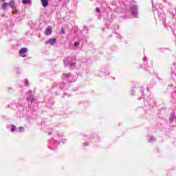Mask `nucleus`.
Listing matches in <instances>:
<instances>
[{
    "label": "nucleus",
    "mask_w": 176,
    "mask_h": 176,
    "mask_svg": "<svg viewBox=\"0 0 176 176\" xmlns=\"http://www.w3.org/2000/svg\"><path fill=\"white\" fill-rule=\"evenodd\" d=\"M34 100V96L33 95H30V97L27 98L28 101H30V102H33Z\"/></svg>",
    "instance_id": "nucleus-10"
},
{
    "label": "nucleus",
    "mask_w": 176,
    "mask_h": 176,
    "mask_svg": "<svg viewBox=\"0 0 176 176\" xmlns=\"http://www.w3.org/2000/svg\"><path fill=\"white\" fill-rule=\"evenodd\" d=\"M64 65H70L71 67L75 66V58L72 57H67L65 58L64 61Z\"/></svg>",
    "instance_id": "nucleus-1"
},
{
    "label": "nucleus",
    "mask_w": 176,
    "mask_h": 176,
    "mask_svg": "<svg viewBox=\"0 0 176 176\" xmlns=\"http://www.w3.org/2000/svg\"><path fill=\"white\" fill-rule=\"evenodd\" d=\"M27 52H28V50L27 48H21L19 51V54L20 56H21V57H26Z\"/></svg>",
    "instance_id": "nucleus-4"
},
{
    "label": "nucleus",
    "mask_w": 176,
    "mask_h": 176,
    "mask_svg": "<svg viewBox=\"0 0 176 176\" xmlns=\"http://www.w3.org/2000/svg\"><path fill=\"white\" fill-rule=\"evenodd\" d=\"M154 141H156V138L155 137L151 136V138L148 140V142H153Z\"/></svg>",
    "instance_id": "nucleus-12"
},
{
    "label": "nucleus",
    "mask_w": 176,
    "mask_h": 176,
    "mask_svg": "<svg viewBox=\"0 0 176 176\" xmlns=\"http://www.w3.org/2000/svg\"><path fill=\"white\" fill-rule=\"evenodd\" d=\"M23 5H30L31 0H22Z\"/></svg>",
    "instance_id": "nucleus-11"
},
{
    "label": "nucleus",
    "mask_w": 176,
    "mask_h": 176,
    "mask_svg": "<svg viewBox=\"0 0 176 176\" xmlns=\"http://www.w3.org/2000/svg\"><path fill=\"white\" fill-rule=\"evenodd\" d=\"M57 42V38H50L46 43H50L51 46H54V43Z\"/></svg>",
    "instance_id": "nucleus-6"
},
{
    "label": "nucleus",
    "mask_w": 176,
    "mask_h": 176,
    "mask_svg": "<svg viewBox=\"0 0 176 176\" xmlns=\"http://www.w3.org/2000/svg\"><path fill=\"white\" fill-rule=\"evenodd\" d=\"M9 6V3H3L1 6V9L3 10H6V9H8V7Z\"/></svg>",
    "instance_id": "nucleus-9"
},
{
    "label": "nucleus",
    "mask_w": 176,
    "mask_h": 176,
    "mask_svg": "<svg viewBox=\"0 0 176 176\" xmlns=\"http://www.w3.org/2000/svg\"><path fill=\"white\" fill-rule=\"evenodd\" d=\"M25 84L26 86H30V82H28V80H25Z\"/></svg>",
    "instance_id": "nucleus-16"
},
{
    "label": "nucleus",
    "mask_w": 176,
    "mask_h": 176,
    "mask_svg": "<svg viewBox=\"0 0 176 176\" xmlns=\"http://www.w3.org/2000/svg\"><path fill=\"white\" fill-rule=\"evenodd\" d=\"M84 145H85V146H87V143L85 142V143H84Z\"/></svg>",
    "instance_id": "nucleus-19"
},
{
    "label": "nucleus",
    "mask_w": 176,
    "mask_h": 176,
    "mask_svg": "<svg viewBox=\"0 0 176 176\" xmlns=\"http://www.w3.org/2000/svg\"><path fill=\"white\" fill-rule=\"evenodd\" d=\"M8 5H10L11 9H14V7L16 6V3L14 0H11Z\"/></svg>",
    "instance_id": "nucleus-8"
},
{
    "label": "nucleus",
    "mask_w": 176,
    "mask_h": 176,
    "mask_svg": "<svg viewBox=\"0 0 176 176\" xmlns=\"http://www.w3.org/2000/svg\"><path fill=\"white\" fill-rule=\"evenodd\" d=\"M49 134L50 135V134H52V133L50 132Z\"/></svg>",
    "instance_id": "nucleus-21"
},
{
    "label": "nucleus",
    "mask_w": 176,
    "mask_h": 176,
    "mask_svg": "<svg viewBox=\"0 0 176 176\" xmlns=\"http://www.w3.org/2000/svg\"><path fill=\"white\" fill-rule=\"evenodd\" d=\"M3 2H5V0H2Z\"/></svg>",
    "instance_id": "nucleus-20"
},
{
    "label": "nucleus",
    "mask_w": 176,
    "mask_h": 176,
    "mask_svg": "<svg viewBox=\"0 0 176 176\" xmlns=\"http://www.w3.org/2000/svg\"><path fill=\"white\" fill-rule=\"evenodd\" d=\"M17 129V127H16L15 125H12V127H11V129H10V131L12 133L14 132V131Z\"/></svg>",
    "instance_id": "nucleus-13"
},
{
    "label": "nucleus",
    "mask_w": 176,
    "mask_h": 176,
    "mask_svg": "<svg viewBox=\"0 0 176 176\" xmlns=\"http://www.w3.org/2000/svg\"><path fill=\"white\" fill-rule=\"evenodd\" d=\"M174 120V117H171L170 119H169V121L170 122V123H172V122Z\"/></svg>",
    "instance_id": "nucleus-17"
},
{
    "label": "nucleus",
    "mask_w": 176,
    "mask_h": 176,
    "mask_svg": "<svg viewBox=\"0 0 176 176\" xmlns=\"http://www.w3.org/2000/svg\"><path fill=\"white\" fill-rule=\"evenodd\" d=\"M96 10V12H97L98 13H100V12L101 10H100V8H97Z\"/></svg>",
    "instance_id": "nucleus-18"
},
{
    "label": "nucleus",
    "mask_w": 176,
    "mask_h": 176,
    "mask_svg": "<svg viewBox=\"0 0 176 176\" xmlns=\"http://www.w3.org/2000/svg\"><path fill=\"white\" fill-rule=\"evenodd\" d=\"M80 43H79V42H78V41H76L75 43H74V46H75V47H76L78 45H80Z\"/></svg>",
    "instance_id": "nucleus-15"
},
{
    "label": "nucleus",
    "mask_w": 176,
    "mask_h": 176,
    "mask_svg": "<svg viewBox=\"0 0 176 176\" xmlns=\"http://www.w3.org/2000/svg\"><path fill=\"white\" fill-rule=\"evenodd\" d=\"M42 6L43 8H46L47 7V6L49 5V1L48 0H41Z\"/></svg>",
    "instance_id": "nucleus-7"
},
{
    "label": "nucleus",
    "mask_w": 176,
    "mask_h": 176,
    "mask_svg": "<svg viewBox=\"0 0 176 176\" xmlns=\"http://www.w3.org/2000/svg\"><path fill=\"white\" fill-rule=\"evenodd\" d=\"M63 79H67L68 82H75V80H74V77L71 75V74H63Z\"/></svg>",
    "instance_id": "nucleus-3"
},
{
    "label": "nucleus",
    "mask_w": 176,
    "mask_h": 176,
    "mask_svg": "<svg viewBox=\"0 0 176 176\" xmlns=\"http://www.w3.org/2000/svg\"><path fill=\"white\" fill-rule=\"evenodd\" d=\"M52 31H53V30L52 29V26H48L45 29V35H50V34H52Z\"/></svg>",
    "instance_id": "nucleus-5"
},
{
    "label": "nucleus",
    "mask_w": 176,
    "mask_h": 176,
    "mask_svg": "<svg viewBox=\"0 0 176 176\" xmlns=\"http://www.w3.org/2000/svg\"><path fill=\"white\" fill-rule=\"evenodd\" d=\"M131 12L133 17H137L138 16V12L137 11V6L133 5L131 7Z\"/></svg>",
    "instance_id": "nucleus-2"
},
{
    "label": "nucleus",
    "mask_w": 176,
    "mask_h": 176,
    "mask_svg": "<svg viewBox=\"0 0 176 176\" xmlns=\"http://www.w3.org/2000/svg\"><path fill=\"white\" fill-rule=\"evenodd\" d=\"M18 131H19V133H23V131H24V127H22V126L19 127L18 129Z\"/></svg>",
    "instance_id": "nucleus-14"
}]
</instances>
